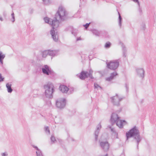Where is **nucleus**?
I'll return each mask as SVG.
<instances>
[{
  "label": "nucleus",
  "instance_id": "28",
  "mask_svg": "<svg viewBox=\"0 0 156 156\" xmlns=\"http://www.w3.org/2000/svg\"><path fill=\"white\" fill-rule=\"evenodd\" d=\"M5 57V55L3 54L2 52L0 53V59L3 60Z\"/></svg>",
  "mask_w": 156,
  "mask_h": 156
},
{
  "label": "nucleus",
  "instance_id": "18",
  "mask_svg": "<svg viewBox=\"0 0 156 156\" xmlns=\"http://www.w3.org/2000/svg\"><path fill=\"white\" fill-rule=\"evenodd\" d=\"M118 13L119 15V24L120 27H121L122 25V18L119 12H118Z\"/></svg>",
  "mask_w": 156,
  "mask_h": 156
},
{
  "label": "nucleus",
  "instance_id": "40",
  "mask_svg": "<svg viewBox=\"0 0 156 156\" xmlns=\"http://www.w3.org/2000/svg\"><path fill=\"white\" fill-rule=\"evenodd\" d=\"M69 92L70 93H72L73 91V88H71L70 89H69Z\"/></svg>",
  "mask_w": 156,
  "mask_h": 156
},
{
  "label": "nucleus",
  "instance_id": "10",
  "mask_svg": "<svg viewBox=\"0 0 156 156\" xmlns=\"http://www.w3.org/2000/svg\"><path fill=\"white\" fill-rule=\"evenodd\" d=\"M120 118L118 117L117 114L114 113H112V114L110 119L111 123L112 125H113Z\"/></svg>",
  "mask_w": 156,
  "mask_h": 156
},
{
  "label": "nucleus",
  "instance_id": "29",
  "mask_svg": "<svg viewBox=\"0 0 156 156\" xmlns=\"http://www.w3.org/2000/svg\"><path fill=\"white\" fill-rule=\"evenodd\" d=\"M94 87L95 88H97L98 87H99L101 89H102V87H100L98 84H97V83H94Z\"/></svg>",
  "mask_w": 156,
  "mask_h": 156
},
{
  "label": "nucleus",
  "instance_id": "15",
  "mask_svg": "<svg viewBox=\"0 0 156 156\" xmlns=\"http://www.w3.org/2000/svg\"><path fill=\"white\" fill-rule=\"evenodd\" d=\"M123 123H126V121L125 120H121L120 119L115 122L116 125L121 128L123 127Z\"/></svg>",
  "mask_w": 156,
  "mask_h": 156
},
{
  "label": "nucleus",
  "instance_id": "4",
  "mask_svg": "<svg viewBox=\"0 0 156 156\" xmlns=\"http://www.w3.org/2000/svg\"><path fill=\"white\" fill-rule=\"evenodd\" d=\"M93 71L91 70H90L89 72L87 71H82L80 73L79 75H77L78 77L82 80H84L86 78L89 77L91 79L94 78L92 76Z\"/></svg>",
  "mask_w": 156,
  "mask_h": 156
},
{
  "label": "nucleus",
  "instance_id": "34",
  "mask_svg": "<svg viewBox=\"0 0 156 156\" xmlns=\"http://www.w3.org/2000/svg\"><path fill=\"white\" fill-rule=\"evenodd\" d=\"M4 78L2 77V74L0 73V82L3 81H4Z\"/></svg>",
  "mask_w": 156,
  "mask_h": 156
},
{
  "label": "nucleus",
  "instance_id": "16",
  "mask_svg": "<svg viewBox=\"0 0 156 156\" xmlns=\"http://www.w3.org/2000/svg\"><path fill=\"white\" fill-rule=\"evenodd\" d=\"M11 86L12 85L9 83H8L6 84V87L7 88V91L8 93H11L13 90L11 88Z\"/></svg>",
  "mask_w": 156,
  "mask_h": 156
},
{
  "label": "nucleus",
  "instance_id": "37",
  "mask_svg": "<svg viewBox=\"0 0 156 156\" xmlns=\"http://www.w3.org/2000/svg\"><path fill=\"white\" fill-rule=\"evenodd\" d=\"M108 127V128L111 129L112 132H113V133L115 132L114 129L113 128H112L111 126H109Z\"/></svg>",
  "mask_w": 156,
  "mask_h": 156
},
{
  "label": "nucleus",
  "instance_id": "43",
  "mask_svg": "<svg viewBox=\"0 0 156 156\" xmlns=\"http://www.w3.org/2000/svg\"><path fill=\"white\" fill-rule=\"evenodd\" d=\"M81 40V38L80 37H78L76 39V40L77 41H79V40Z\"/></svg>",
  "mask_w": 156,
  "mask_h": 156
},
{
  "label": "nucleus",
  "instance_id": "13",
  "mask_svg": "<svg viewBox=\"0 0 156 156\" xmlns=\"http://www.w3.org/2000/svg\"><path fill=\"white\" fill-rule=\"evenodd\" d=\"M59 90L63 93H67L69 88L65 85H61L60 86Z\"/></svg>",
  "mask_w": 156,
  "mask_h": 156
},
{
  "label": "nucleus",
  "instance_id": "21",
  "mask_svg": "<svg viewBox=\"0 0 156 156\" xmlns=\"http://www.w3.org/2000/svg\"><path fill=\"white\" fill-rule=\"evenodd\" d=\"M52 19H50L48 17L44 18V20L46 23H48L50 25L51 21L50 20H51Z\"/></svg>",
  "mask_w": 156,
  "mask_h": 156
},
{
  "label": "nucleus",
  "instance_id": "24",
  "mask_svg": "<svg viewBox=\"0 0 156 156\" xmlns=\"http://www.w3.org/2000/svg\"><path fill=\"white\" fill-rule=\"evenodd\" d=\"M37 156H43L42 152L40 150L36 151Z\"/></svg>",
  "mask_w": 156,
  "mask_h": 156
},
{
  "label": "nucleus",
  "instance_id": "9",
  "mask_svg": "<svg viewBox=\"0 0 156 156\" xmlns=\"http://www.w3.org/2000/svg\"><path fill=\"white\" fill-rule=\"evenodd\" d=\"M41 70L44 74L47 75L51 74L52 72L51 68L47 65H44L41 68Z\"/></svg>",
  "mask_w": 156,
  "mask_h": 156
},
{
  "label": "nucleus",
  "instance_id": "7",
  "mask_svg": "<svg viewBox=\"0 0 156 156\" xmlns=\"http://www.w3.org/2000/svg\"><path fill=\"white\" fill-rule=\"evenodd\" d=\"M111 102L114 105L117 106L120 105V101L122 98L119 97L118 94H116L115 96L110 98Z\"/></svg>",
  "mask_w": 156,
  "mask_h": 156
},
{
  "label": "nucleus",
  "instance_id": "42",
  "mask_svg": "<svg viewBox=\"0 0 156 156\" xmlns=\"http://www.w3.org/2000/svg\"><path fill=\"white\" fill-rule=\"evenodd\" d=\"M0 20L1 21H2L3 20V19L2 17L1 16H0Z\"/></svg>",
  "mask_w": 156,
  "mask_h": 156
},
{
  "label": "nucleus",
  "instance_id": "1",
  "mask_svg": "<svg viewBox=\"0 0 156 156\" xmlns=\"http://www.w3.org/2000/svg\"><path fill=\"white\" fill-rule=\"evenodd\" d=\"M66 12L65 9L62 7L59 8L58 10L56 13L54 19L50 20L52 29L50 31V34L52 38L55 42H57L58 40V34L57 32H55L54 29L57 28L59 26L60 22L63 21L66 19Z\"/></svg>",
  "mask_w": 156,
  "mask_h": 156
},
{
  "label": "nucleus",
  "instance_id": "25",
  "mask_svg": "<svg viewBox=\"0 0 156 156\" xmlns=\"http://www.w3.org/2000/svg\"><path fill=\"white\" fill-rule=\"evenodd\" d=\"M77 30L73 29L72 31V34L75 36L77 35Z\"/></svg>",
  "mask_w": 156,
  "mask_h": 156
},
{
  "label": "nucleus",
  "instance_id": "17",
  "mask_svg": "<svg viewBox=\"0 0 156 156\" xmlns=\"http://www.w3.org/2000/svg\"><path fill=\"white\" fill-rule=\"evenodd\" d=\"M48 55L51 56H54L55 55L56 52L55 51L48 50Z\"/></svg>",
  "mask_w": 156,
  "mask_h": 156
},
{
  "label": "nucleus",
  "instance_id": "30",
  "mask_svg": "<svg viewBox=\"0 0 156 156\" xmlns=\"http://www.w3.org/2000/svg\"><path fill=\"white\" fill-rule=\"evenodd\" d=\"M133 1L134 2L137 3V4L138 5V6L139 7V9H140V11L141 9L140 8V3H139V2L138 0H133Z\"/></svg>",
  "mask_w": 156,
  "mask_h": 156
},
{
  "label": "nucleus",
  "instance_id": "3",
  "mask_svg": "<svg viewBox=\"0 0 156 156\" xmlns=\"http://www.w3.org/2000/svg\"><path fill=\"white\" fill-rule=\"evenodd\" d=\"M44 94L47 98H51L53 97V93L54 92V87L52 83H48L44 86Z\"/></svg>",
  "mask_w": 156,
  "mask_h": 156
},
{
  "label": "nucleus",
  "instance_id": "8",
  "mask_svg": "<svg viewBox=\"0 0 156 156\" xmlns=\"http://www.w3.org/2000/svg\"><path fill=\"white\" fill-rule=\"evenodd\" d=\"M100 145L101 147L105 152H107L109 150L110 145L108 142L107 141H99Z\"/></svg>",
  "mask_w": 156,
  "mask_h": 156
},
{
  "label": "nucleus",
  "instance_id": "33",
  "mask_svg": "<svg viewBox=\"0 0 156 156\" xmlns=\"http://www.w3.org/2000/svg\"><path fill=\"white\" fill-rule=\"evenodd\" d=\"M90 23H87L86 24L84 25L83 26L85 27V28L86 29H87V28L89 27V25L90 24Z\"/></svg>",
  "mask_w": 156,
  "mask_h": 156
},
{
  "label": "nucleus",
  "instance_id": "12",
  "mask_svg": "<svg viewBox=\"0 0 156 156\" xmlns=\"http://www.w3.org/2000/svg\"><path fill=\"white\" fill-rule=\"evenodd\" d=\"M101 128V125L100 123L98 124L96 130L95 131L94 135L95 137V140L97 141L98 140V134L99 132L100 129Z\"/></svg>",
  "mask_w": 156,
  "mask_h": 156
},
{
  "label": "nucleus",
  "instance_id": "31",
  "mask_svg": "<svg viewBox=\"0 0 156 156\" xmlns=\"http://www.w3.org/2000/svg\"><path fill=\"white\" fill-rule=\"evenodd\" d=\"M145 29V25L144 23H143L141 25V29L144 30Z\"/></svg>",
  "mask_w": 156,
  "mask_h": 156
},
{
  "label": "nucleus",
  "instance_id": "11",
  "mask_svg": "<svg viewBox=\"0 0 156 156\" xmlns=\"http://www.w3.org/2000/svg\"><path fill=\"white\" fill-rule=\"evenodd\" d=\"M136 71L137 73V75L138 76L141 78V79H143L144 77V71L143 69H136Z\"/></svg>",
  "mask_w": 156,
  "mask_h": 156
},
{
  "label": "nucleus",
  "instance_id": "2",
  "mask_svg": "<svg viewBox=\"0 0 156 156\" xmlns=\"http://www.w3.org/2000/svg\"><path fill=\"white\" fill-rule=\"evenodd\" d=\"M126 140L129 138L133 137L134 139L135 140L137 143V149H138V145L142 139L140 134L139 131L136 126H134L129 131L126 132Z\"/></svg>",
  "mask_w": 156,
  "mask_h": 156
},
{
  "label": "nucleus",
  "instance_id": "35",
  "mask_svg": "<svg viewBox=\"0 0 156 156\" xmlns=\"http://www.w3.org/2000/svg\"><path fill=\"white\" fill-rule=\"evenodd\" d=\"M44 3L45 4H48L49 2V0H42Z\"/></svg>",
  "mask_w": 156,
  "mask_h": 156
},
{
  "label": "nucleus",
  "instance_id": "26",
  "mask_svg": "<svg viewBox=\"0 0 156 156\" xmlns=\"http://www.w3.org/2000/svg\"><path fill=\"white\" fill-rule=\"evenodd\" d=\"M51 140L52 143H54L56 141L55 137L53 135H51L50 138Z\"/></svg>",
  "mask_w": 156,
  "mask_h": 156
},
{
  "label": "nucleus",
  "instance_id": "41",
  "mask_svg": "<svg viewBox=\"0 0 156 156\" xmlns=\"http://www.w3.org/2000/svg\"><path fill=\"white\" fill-rule=\"evenodd\" d=\"M3 60L2 59H0V63L2 64L3 63Z\"/></svg>",
  "mask_w": 156,
  "mask_h": 156
},
{
  "label": "nucleus",
  "instance_id": "20",
  "mask_svg": "<svg viewBox=\"0 0 156 156\" xmlns=\"http://www.w3.org/2000/svg\"><path fill=\"white\" fill-rule=\"evenodd\" d=\"M122 49L123 55L125 57H126V48L123 44L122 45Z\"/></svg>",
  "mask_w": 156,
  "mask_h": 156
},
{
  "label": "nucleus",
  "instance_id": "39",
  "mask_svg": "<svg viewBox=\"0 0 156 156\" xmlns=\"http://www.w3.org/2000/svg\"><path fill=\"white\" fill-rule=\"evenodd\" d=\"M32 146L34 148H35L37 150V151H38L40 150L37 147L35 146L34 145H32Z\"/></svg>",
  "mask_w": 156,
  "mask_h": 156
},
{
  "label": "nucleus",
  "instance_id": "36",
  "mask_svg": "<svg viewBox=\"0 0 156 156\" xmlns=\"http://www.w3.org/2000/svg\"><path fill=\"white\" fill-rule=\"evenodd\" d=\"M125 87L126 89V91L128 92V91L129 87L128 84L127 83L125 84Z\"/></svg>",
  "mask_w": 156,
  "mask_h": 156
},
{
  "label": "nucleus",
  "instance_id": "19",
  "mask_svg": "<svg viewBox=\"0 0 156 156\" xmlns=\"http://www.w3.org/2000/svg\"><path fill=\"white\" fill-rule=\"evenodd\" d=\"M92 32L93 34L96 36H99L100 34V32L97 30L96 29H93L92 30Z\"/></svg>",
  "mask_w": 156,
  "mask_h": 156
},
{
  "label": "nucleus",
  "instance_id": "27",
  "mask_svg": "<svg viewBox=\"0 0 156 156\" xmlns=\"http://www.w3.org/2000/svg\"><path fill=\"white\" fill-rule=\"evenodd\" d=\"M11 16H12V19H11L12 22L13 23L15 21V17L14 16V14L13 12L11 14Z\"/></svg>",
  "mask_w": 156,
  "mask_h": 156
},
{
  "label": "nucleus",
  "instance_id": "14",
  "mask_svg": "<svg viewBox=\"0 0 156 156\" xmlns=\"http://www.w3.org/2000/svg\"><path fill=\"white\" fill-rule=\"evenodd\" d=\"M118 75V74L116 72H114L111 74V75L109 77L106 78V80L108 81H110L113 80L114 78Z\"/></svg>",
  "mask_w": 156,
  "mask_h": 156
},
{
  "label": "nucleus",
  "instance_id": "6",
  "mask_svg": "<svg viewBox=\"0 0 156 156\" xmlns=\"http://www.w3.org/2000/svg\"><path fill=\"white\" fill-rule=\"evenodd\" d=\"M66 100L65 98H61L57 99L55 101L56 107L61 109L64 108L66 105Z\"/></svg>",
  "mask_w": 156,
  "mask_h": 156
},
{
  "label": "nucleus",
  "instance_id": "32",
  "mask_svg": "<svg viewBox=\"0 0 156 156\" xmlns=\"http://www.w3.org/2000/svg\"><path fill=\"white\" fill-rule=\"evenodd\" d=\"M45 132H48L49 134H50V130H49V129L48 127V126H46V127H45Z\"/></svg>",
  "mask_w": 156,
  "mask_h": 156
},
{
  "label": "nucleus",
  "instance_id": "22",
  "mask_svg": "<svg viewBox=\"0 0 156 156\" xmlns=\"http://www.w3.org/2000/svg\"><path fill=\"white\" fill-rule=\"evenodd\" d=\"M48 55V51L45 50L42 52V56L43 57L45 58Z\"/></svg>",
  "mask_w": 156,
  "mask_h": 156
},
{
  "label": "nucleus",
  "instance_id": "23",
  "mask_svg": "<svg viewBox=\"0 0 156 156\" xmlns=\"http://www.w3.org/2000/svg\"><path fill=\"white\" fill-rule=\"evenodd\" d=\"M111 45V44L109 42H106L105 45V48H109Z\"/></svg>",
  "mask_w": 156,
  "mask_h": 156
},
{
  "label": "nucleus",
  "instance_id": "38",
  "mask_svg": "<svg viewBox=\"0 0 156 156\" xmlns=\"http://www.w3.org/2000/svg\"><path fill=\"white\" fill-rule=\"evenodd\" d=\"M2 156H7L8 155V154L6 152H5L2 154Z\"/></svg>",
  "mask_w": 156,
  "mask_h": 156
},
{
  "label": "nucleus",
  "instance_id": "5",
  "mask_svg": "<svg viewBox=\"0 0 156 156\" xmlns=\"http://www.w3.org/2000/svg\"><path fill=\"white\" fill-rule=\"evenodd\" d=\"M107 67L112 70H115L118 67L119 63L118 60L111 61L110 62H107Z\"/></svg>",
  "mask_w": 156,
  "mask_h": 156
}]
</instances>
